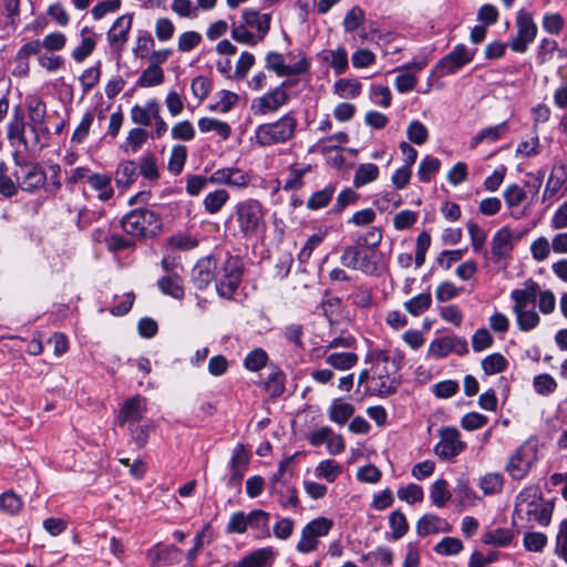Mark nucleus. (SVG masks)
I'll return each mask as SVG.
<instances>
[{"label": "nucleus", "mask_w": 567, "mask_h": 567, "mask_svg": "<svg viewBox=\"0 0 567 567\" xmlns=\"http://www.w3.org/2000/svg\"><path fill=\"white\" fill-rule=\"evenodd\" d=\"M432 297L429 292L420 293L404 303L405 310L416 317L430 308Z\"/></svg>", "instance_id": "603ef678"}, {"label": "nucleus", "mask_w": 567, "mask_h": 567, "mask_svg": "<svg viewBox=\"0 0 567 567\" xmlns=\"http://www.w3.org/2000/svg\"><path fill=\"white\" fill-rule=\"evenodd\" d=\"M289 101L286 87H275L260 97L252 101L251 110L255 115H267L275 113Z\"/></svg>", "instance_id": "2eb2a0df"}, {"label": "nucleus", "mask_w": 567, "mask_h": 567, "mask_svg": "<svg viewBox=\"0 0 567 567\" xmlns=\"http://www.w3.org/2000/svg\"><path fill=\"white\" fill-rule=\"evenodd\" d=\"M122 228L133 239L153 237L161 231L162 219L153 210L138 208L123 217Z\"/></svg>", "instance_id": "39448f33"}, {"label": "nucleus", "mask_w": 567, "mask_h": 567, "mask_svg": "<svg viewBox=\"0 0 567 567\" xmlns=\"http://www.w3.org/2000/svg\"><path fill=\"white\" fill-rule=\"evenodd\" d=\"M324 236H326V233L319 231V233L311 235L307 239L306 244L303 245V247L301 248V250L298 254V260L301 264H306L310 259L312 251L322 243V240L324 239Z\"/></svg>", "instance_id": "338daca9"}, {"label": "nucleus", "mask_w": 567, "mask_h": 567, "mask_svg": "<svg viewBox=\"0 0 567 567\" xmlns=\"http://www.w3.org/2000/svg\"><path fill=\"white\" fill-rule=\"evenodd\" d=\"M272 557L274 551L271 548H259L243 558L234 567H266Z\"/></svg>", "instance_id": "72a5a7b5"}, {"label": "nucleus", "mask_w": 567, "mask_h": 567, "mask_svg": "<svg viewBox=\"0 0 567 567\" xmlns=\"http://www.w3.org/2000/svg\"><path fill=\"white\" fill-rule=\"evenodd\" d=\"M390 528L392 530V538L398 540L402 538L409 530V525L405 515L400 511H394L389 517Z\"/></svg>", "instance_id": "6e6d98bb"}, {"label": "nucleus", "mask_w": 567, "mask_h": 567, "mask_svg": "<svg viewBox=\"0 0 567 567\" xmlns=\"http://www.w3.org/2000/svg\"><path fill=\"white\" fill-rule=\"evenodd\" d=\"M380 169L375 164L363 163L360 164L354 173L353 186L360 188L378 179Z\"/></svg>", "instance_id": "c9c22d12"}, {"label": "nucleus", "mask_w": 567, "mask_h": 567, "mask_svg": "<svg viewBox=\"0 0 567 567\" xmlns=\"http://www.w3.org/2000/svg\"><path fill=\"white\" fill-rule=\"evenodd\" d=\"M508 131V123L506 121L489 127L481 130L471 142L472 147H476L484 141L496 142L503 137Z\"/></svg>", "instance_id": "473e14b6"}, {"label": "nucleus", "mask_w": 567, "mask_h": 567, "mask_svg": "<svg viewBox=\"0 0 567 567\" xmlns=\"http://www.w3.org/2000/svg\"><path fill=\"white\" fill-rule=\"evenodd\" d=\"M492 254L496 260L507 256L513 248L512 233L507 227L501 228L492 239Z\"/></svg>", "instance_id": "7c9ffc66"}, {"label": "nucleus", "mask_w": 567, "mask_h": 567, "mask_svg": "<svg viewBox=\"0 0 567 567\" xmlns=\"http://www.w3.org/2000/svg\"><path fill=\"white\" fill-rule=\"evenodd\" d=\"M537 295L538 284L533 279L526 280L523 288L514 289L511 292V299L514 302L512 311L518 312L519 310L534 307Z\"/></svg>", "instance_id": "f3484780"}, {"label": "nucleus", "mask_w": 567, "mask_h": 567, "mask_svg": "<svg viewBox=\"0 0 567 567\" xmlns=\"http://www.w3.org/2000/svg\"><path fill=\"white\" fill-rule=\"evenodd\" d=\"M342 473V466L334 460H323L315 468V475L332 483Z\"/></svg>", "instance_id": "ea45409f"}, {"label": "nucleus", "mask_w": 567, "mask_h": 567, "mask_svg": "<svg viewBox=\"0 0 567 567\" xmlns=\"http://www.w3.org/2000/svg\"><path fill=\"white\" fill-rule=\"evenodd\" d=\"M164 82V71L161 66L148 64L137 79L136 84L140 87H152L161 85Z\"/></svg>", "instance_id": "37998d69"}, {"label": "nucleus", "mask_w": 567, "mask_h": 567, "mask_svg": "<svg viewBox=\"0 0 567 567\" xmlns=\"http://www.w3.org/2000/svg\"><path fill=\"white\" fill-rule=\"evenodd\" d=\"M249 513L243 511L235 512L230 515L226 526L228 534H244L248 530Z\"/></svg>", "instance_id": "5fc2aeb1"}, {"label": "nucleus", "mask_w": 567, "mask_h": 567, "mask_svg": "<svg viewBox=\"0 0 567 567\" xmlns=\"http://www.w3.org/2000/svg\"><path fill=\"white\" fill-rule=\"evenodd\" d=\"M514 533L509 528L487 530L483 535V543L495 547H505L512 543Z\"/></svg>", "instance_id": "a19ab883"}, {"label": "nucleus", "mask_w": 567, "mask_h": 567, "mask_svg": "<svg viewBox=\"0 0 567 567\" xmlns=\"http://www.w3.org/2000/svg\"><path fill=\"white\" fill-rule=\"evenodd\" d=\"M536 458V447L524 443L509 456L505 470L513 480L520 481L529 473Z\"/></svg>", "instance_id": "0eeeda50"}, {"label": "nucleus", "mask_w": 567, "mask_h": 567, "mask_svg": "<svg viewBox=\"0 0 567 567\" xmlns=\"http://www.w3.org/2000/svg\"><path fill=\"white\" fill-rule=\"evenodd\" d=\"M516 316V324L520 331L527 332L535 329L539 322V315L534 307L513 312Z\"/></svg>", "instance_id": "49530a36"}, {"label": "nucleus", "mask_w": 567, "mask_h": 567, "mask_svg": "<svg viewBox=\"0 0 567 567\" xmlns=\"http://www.w3.org/2000/svg\"><path fill=\"white\" fill-rule=\"evenodd\" d=\"M504 482L503 474L491 472L481 477L478 486L485 495H494L502 492Z\"/></svg>", "instance_id": "4c0bfd02"}, {"label": "nucleus", "mask_w": 567, "mask_h": 567, "mask_svg": "<svg viewBox=\"0 0 567 567\" xmlns=\"http://www.w3.org/2000/svg\"><path fill=\"white\" fill-rule=\"evenodd\" d=\"M269 492L278 497L279 504L285 508L296 507L299 504L297 489L288 482L284 484L269 482Z\"/></svg>", "instance_id": "bb28decb"}, {"label": "nucleus", "mask_w": 567, "mask_h": 567, "mask_svg": "<svg viewBox=\"0 0 567 567\" xmlns=\"http://www.w3.org/2000/svg\"><path fill=\"white\" fill-rule=\"evenodd\" d=\"M451 496V492L447 489V482L444 478L436 480L432 484L430 498L436 507H443Z\"/></svg>", "instance_id": "8fccbe9b"}, {"label": "nucleus", "mask_w": 567, "mask_h": 567, "mask_svg": "<svg viewBox=\"0 0 567 567\" xmlns=\"http://www.w3.org/2000/svg\"><path fill=\"white\" fill-rule=\"evenodd\" d=\"M504 200L511 208L517 207L526 198V192L517 184L508 185L504 190Z\"/></svg>", "instance_id": "774afa93"}, {"label": "nucleus", "mask_w": 567, "mask_h": 567, "mask_svg": "<svg viewBox=\"0 0 567 567\" xmlns=\"http://www.w3.org/2000/svg\"><path fill=\"white\" fill-rule=\"evenodd\" d=\"M474 58V51L464 44H457L449 54L442 58L435 66L441 76L453 74L468 64Z\"/></svg>", "instance_id": "4468645a"}, {"label": "nucleus", "mask_w": 567, "mask_h": 567, "mask_svg": "<svg viewBox=\"0 0 567 567\" xmlns=\"http://www.w3.org/2000/svg\"><path fill=\"white\" fill-rule=\"evenodd\" d=\"M434 550L442 556L457 555L463 550V543L456 537H444L435 545Z\"/></svg>", "instance_id": "bf43d9fd"}, {"label": "nucleus", "mask_w": 567, "mask_h": 567, "mask_svg": "<svg viewBox=\"0 0 567 567\" xmlns=\"http://www.w3.org/2000/svg\"><path fill=\"white\" fill-rule=\"evenodd\" d=\"M28 112L31 124H29L30 131L38 135V131L48 132V128L44 125L45 115H47V106L43 101L38 97H32L28 102Z\"/></svg>", "instance_id": "b1692460"}, {"label": "nucleus", "mask_w": 567, "mask_h": 567, "mask_svg": "<svg viewBox=\"0 0 567 567\" xmlns=\"http://www.w3.org/2000/svg\"><path fill=\"white\" fill-rule=\"evenodd\" d=\"M554 505L543 498L537 486L523 488L516 496L514 507V522L522 523L523 527L547 526L550 523Z\"/></svg>", "instance_id": "f257e3e1"}, {"label": "nucleus", "mask_w": 567, "mask_h": 567, "mask_svg": "<svg viewBox=\"0 0 567 567\" xmlns=\"http://www.w3.org/2000/svg\"><path fill=\"white\" fill-rule=\"evenodd\" d=\"M353 413V405L341 400H334L329 408L330 420L338 424H344Z\"/></svg>", "instance_id": "58836bf2"}, {"label": "nucleus", "mask_w": 567, "mask_h": 567, "mask_svg": "<svg viewBox=\"0 0 567 567\" xmlns=\"http://www.w3.org/2000/svg\"><path fill=\"white\" fill-rule=\"evenodd\" d=\"M359 358L353 352H334L326 358V362L337 370H349L354 367Z\"/></svg>", "instance_id": "c03bdc74"}, {"label": "nucleus", "mask_w": 567, "mask_h": 567, "mask_svg": "<svg viewBox=\"0 0 567 567\" xmlns=\"http://www.w3.org/2000/svg\"><path fill=\"white\" fill-rule=\"evenodd\" d=\"M270 515L262 509H252L249 512L248 529L257 539H265L270 537Z\"/></svg>", "instance_id": "5701e85b"}, {"label": "nucleus", "mask_w": 567, "mask_h": 567, "mask_svg": "<svg viewBox=\"0 0 567 567\" xmlns=\"http://www.w3.org/2000/svg\"><path fill=\"white\" fill-rule=\"evenodd\" d=\"M27 123L19 107L13 111L12 118L7 126V137L14 147H23L24 150H33L39 145V135H34L33 141H29L25 136Z\"/></svg>", "instance_id": "ddd939ff"}, {"label": "nucleus", "mask_w": 567, "mask_h": 567, "mask_svg": "<svg viewBox=\"0 0 567 567\" xmlns=\"http://www.w3.org/2000/svg\"><path fill=\"white\" fill-rule=\"evenodd\" d=\"M516 33L511 37L509 48L518 53L527 50L537 35V25L527 11L520 10L516 18Z\"/></svg>", "instance_id": "6e6552de"}, {"label": "nucleus", "mask_w": 567, "mask_h": 567, "mask_svg": "<svg viewBox=\"0 0 567 567\" xmlns=\"http://www.w3.org/2000/svg\"><path fill=\"white\" fill-rule=\"evenodd\" d=\"M228 199L229 194L227 190L216 189L205 196L203 205L208 214L214 215L221 210Z\"/></svg>", "instance_id": "79ce46f5"}, {"label": "nucleus", "mask_w": 567, "mask_h": 567, "mask_svg": "<svg viewBox=\"0 0 567 567\" xmlns=\"http://www.w3.org/2000/svg\"><path fill=\"white\" fill-rule=\"evenodd\" d=\"M439 437L440 440L434 446V453L441 460H452L466 449V443L461 440L460 431L454 426L441 427Z\"/></svg>", "instance_id": "1a4fd4ad"}, {"label": "nucleus", "mask_w": 567, "mask_h": 567, "mask_svg": "<svg viewBox=\"0 0 567 567\" xmlns=\"http://www.w3.org/2000/svg\"><path fill=\"white\" fill-rule=\"evenodd\" d=\"M161 112L159 103L151 99L145 105L135 104L131 109V120L133 123L142 126H150L154 116H157V113Z\"/></svg>", "instance_id": "4be33fe9"}, {"label": "nucleus", "mask_w": 567, "mask_h": 567, "mask_svg": "<svg viewBox=\"0 0 567 567\" xmlns=\"http://www.w3.org/2000/svg\"><path fill=\"white\" fill-rule=\"evenodd\" d=\"M181 550L175 546H155L148 551L153 567L172 565L179 560Z\"/></svg>", "instance_id": "cd10ccee"}, {"label": "nucleus", "mask_w": 567, "mask_h": 567, "mask_svg": "<svg viewBox=\"0 0 567 567\" xmlns=\"http://www.w3.org/2000/svg\"><path fill=\"white\" fill-rule=\"evenodd\" d=\"M310 171V165L293 164L289 167V177L285 183L284 189L292 190L301 187L303 175Z\"/></svg>", "instance_id": "13d9d810"}, {"label": "nucleus", "mask_w": 567, "mask_h": 567, "mask_svg": "<svg viewBox=\"0 0 567 567\" xmlns=\"http://www.w3.org/2000/svg\"><path fill=\"white\" fill-rule=\"evenodd\" d=\"M244 27L254 31L259 41H262L270 29L271 17L269 13H260L255 9H245L241 13Z\"/></svg>", "instance_id": "a211bd4d"}, {"label": "nucleus", "mask_w": 567, "mask_h": 567, "mask_svg": "<svg viewBox=\"0 0 567 567\" xmlns=\"http://www.w3.org/2000/svg\"><path fill=\"white\" fill-rule=\"evenodd\" d=\"M111 176L106 174H92L87 176L89 186L97 192V198L101 202H109L114 196V189L111 185Z\"/></svg>", "instance_id": "c756f323"}, {"label": "nucleus", "mask_w": 567, "mask_h": 567, "mask_svg": "<svg viewBox=\"0 0 567 567\" xmlns=\"http://www.w3.org/2000/svg\"><path fill=\"white\" fill-rule=\"evenodd\" d=\"M17 165L18 169L14 172L17 189L20 187L22 190L32 193L44 186L47 175L38 164L17 161Z\"/></svg>", "instance_id": "9b49d317"}, {"label": "nucleus", "mask_w": 567, "mask_h": 567, "mask_svg": "<svg viewBox=\"0 0 567 567\" xmlns=\"http://www.w3.org/2000/svg\"><path fill=\"white\" fill-rule=\"evenodd\" d=\"M234 216L241 236L254 238L266 229V209L255 198H248L236 204Z\"/></svg>", "instance_id": "7ed1b4c3"}, {"label": "nucleus", "mask_w": 567, "mask_h": 567, "mask_svg": "<svg viewBox=\"0 0 567 567\" xmlns=\"http://www.w3.org/2000/svg\"><path fill=\"white\" fill-rule=\"evenodd\" d=\"M364 363L371 365V379L375 382L374 390L380 396H388L396 391L399 364L395 359H391L388 350L370 348Z\"/></svg>", "instance_id": "f03ea898"}, {"label": "nucleus", "mask_w": 567, "mask_h": 567, "mask_svg": "<svg viewBox=\"0 0 567 567\" xmlns=\"http://www.w3.org/2000/svg\"><path fill=\"white\" fill-rule=\"evenodd\" d=\"M482 369L488 375L501 373L506 370L508 361L498 352L485 357L481 362Z\"/></svg>", "instance_id": "de8ad7c7"}, {"label": "nucleus", "mask_w": 567, "mask_h": 567, "mask_svg": "<svg viewBox=\"0 0 567 567\" xmlns=\"http://www.w3.org/2000/svg\"><path fill=\"white\" fill-rule=\"evenodd\" d=\"M298 121L289 112L275 122L260 124L255 130L256 143L261 147H268L290 141L297 130Z\"/></svg>", "instance_id": "20e7f679"}, {"label": "nucleus", "mask_w": 567, "mask_h": 567, "mask_svg": "<svg viewBox=\"0 0 567 567\" xmlns=\"http://www.w3.org/2000/svg\"><path fill=\"white\" fill-rule=\"evenodd\" d=\"M146 412V399L141 395H135L127 399L122 404L118 412V424L124 426L127 424H138Z\"/></svg>", "instance_id": "dca6fc26"}, {"label": "nucleus", "mask_w": 567, "mask_h": 567, "mask_svg": "<svg viewBox=\"0 0 567 567\" xmlns=\"http://www.w3.org/2000/svg\"><path fill=\"white\" fill-rule=\"evenodd\" d=\"M456 344H461L460 353L467 352L466 340L457 337H445L432 341L429 348V352L434 358H444L453 352Z\"/></svg>", "instance_id": "412c9836"}, {"label": "nucleus", "mask_w": 567, "mask_h": 567, "mask_svg": "<svg viewBox=\"0 0 567 567\" xmlns=\"http://www.w3.org/2000/svg\"><path fill=\"white\" fill-rule=\"evenodd\" d=\"M23 507L22 499L12 491L0 495V512L7 515H16Z\"/></svg>", "instance_id": "09e8293b"}, {"label": "nucleus", "mask_w": 567, "mask_h": 567, "mask_svg": "<svg viewBox=\"0 0 567 567\" xmlns=\"http://www.w3.org/2000/svg\"><path fill=\"white\" fill-rule=\"evenodd\" d=\"M441 167L439 158L433 156H425L419 165L417 177L422 183H429L433 174H435Z\"/></svg>", "instance_id": "864d4df0"}, {"label": "nucleus", "mask_w": 567, "mask_h": 567, "mask_svg": "<svg viewBox=\"0 0 567 567\" xmlns=\"http://www.w3.org/2000/svg\"><path fill=\"white\" fill-rule=\"evenodd\" d=\"M157 287L162 293L175 299H182L184 296L183 280L179 274H169L163 276L157 281Z\"/></svg>", "instance_id": "2f4dec72"}, {"label": "nucleus", "mask_w": 567, "mask_h": 567, "mask_svg": "<svg viewBox=\"0 0 567 567\" xmlns=\"http://www.w3.org/2000/svg\"><path fill=\"white\" fill-rule=\"evenodd\" d=\"M215 264L210 259L199 260L192 271V278L198 289H205L215 277Z\"/></svg>", "instance_id": "c85d7f7f"}, {"label": "nucleus", "mask_w": 567, "mask_h": 567, "mask_svg": "<svg viewBox=\"0 0 567 567\" xmlns=\"http://www.w3.org/2000/svg\"><path fill=\"white\" fill-rule=\"evenodd\" d=\"M231 38L239 43L248 45H256L260 42L254 31H250L248 27H244L243 20L238 24L233 23Z\"/></svg>", "instance_id": "052dcab7"}, {"label": "nucleus", "mask_w": 567, "mask_h": 567, "mask_svg": "<svg viewBox=\"0 0 567 567\" xmlns=\"http://www.w3.org/2000/svg\"><path fill=\"white\" fill-rule=\"evenodd\" d=\"M361 90L362 85L357 79H340L333 85V93L340 99H354Z\"/></svg>", "instance_id": "e433bc0d"}, {"label": "nucleus", "mask_w": 567, "mask_h": 567, "mask_svg": "<svg viewBox=\"0 0 567 567\" xmlns=\"http://www.w3.org/2000/svg\"><path fill=\"white\" fill-rule=\"evenodd\" d=\"M299 59L293 64H287L282 54L269 52L266 55V68L274 71L279 76H291L302 74L309 69V61L302 52L298 54Z\"/></svg>", "instance_id": "f8f14e48"}, {"label": "nucleus", "mask_w": 567, "mask_h": 567, "mask_svg": "<svg viewBox=\"0 0 567 567\" xmlns=\"http://www.w3.org/2000/svg\"><path fill=\"white\" fill-rule=\"evenodd\" d=\"M333 522L326 517H318L309 522L302 529L300 538L296 545L297 551L310 554L316 551L319 546V538L329 534Z\"/></svg>", "instance_id": "423d86ee"}, {"label": "nucleus", "mask_w": 567, "mask_h": 567, "mask_svg": "<svg viewBox=\"0 0 567 567\" xmlns=\"http://www.w3.org/2000/svg\"><path fill=\"white\" fill-rule=\"evenodd\" d=\"M96 42L97 35L89 28H83L81 30V42L71 53L72 59L76 63H82L93 53L96 47Z\"/></svg>", "instance_id": "393cba45"}, {"label": "nucleus", "mask_w": 567, "mask_h": 567, "mask_svg": "<svg viewBox=\"0 0 567 567\" xmlns=\"http://www.w3.org/2000/svg\"><path fill=\"white\" fill-rule=\"evenodd\" d=\"M333 193H334V187L331 185L324 187L321 190L313 193L307 202V207L309 209H320V208L326 207L330 203V200L333 196Z\"/></svg>", "instance_id": "680f3d73"}, {"label": "nucleus", "mask_w": 567, "mask_h": 567, "mask_svg": "<svg viewBox=\"0 0 567 567\" xmlns=\"http://www.w3.org/2000/svg\"><path fill=\"white\" fill-rule=\"evenodd\" d=\"M41 45L47 52L61 51L66 45V35L60 31L50 32L41 40Z\"/></svg>", "instance_id": "e2e57ef3"}, {"label": "nucleus", "mask_w": 567, "mask_h": 567, "mask_svg": "<svg viewBox=\"0 0 567 567\" xmlns=\"http://www.w3.org/2000/svg\"><path fill=\"white\" fill-rule=\"evenodd\" d=\"M382 240V230L379 227H370L365 233L359 234L355 244L361 248L374 249Z\"/></svg>", "instance_id": "4d7b16f0"}, {"label": "nucleus", "mask_w": 567, "mask_h": 567, "mask_svg": "<svg viewBox=\"0 0 567 567\" xmlns=\"http://www.w3.org/2000/svg\"><path fill=\"white\" fill-rule=\"evenodd\" d=\"M323 59L331 65L337 74H342L348 70V53L344 48L327 51Z\"/></svg>", "instance_id": "a18cd8bd"}, {"label": "nucleus", "mask_w": 567, "mask_h": 567, "mask_svg": "<svg viewBox=\"0 0 567 567\" xmlns=\"http://www.w3.org/2000/svg\"><path fill=\"white\" fill-rule=\"evenodd\" d=\"M187 158V148L184 145H175L172 148L168 169L174 174H179Z\"/></svg>", "instance_id": "0e129e2a"}, {"label": "nucleus", "mask_w": 567, "mask_h": 567, "mask_svg": "<svg viewBox=\"0 0 567 567\" xmlns=\"http://www.w3.org/2000/svg\"><path fill=\"white\" fill-rule=\"evenodd\" d=\"M132 22V14H123L114 21L113 25L107 32V41L111 47H122L128 40Z\"/></svg>", "instance_id": "6ab92c4d"}, {"label": "nucleus", "mask_w": 567, "mask_h": 567, "mask_svg": "<svg viewBox=\"0 0 567 567\" xmlns=\"http://www.w3.org/2000/svg\"><path fill=\"white\" fill-rule=\"evenodd\" d=\"M154 47L155 41L152 34L147 31H143L137 35L133 53L137 59L147 60Z\"/></svg>", "instance_id": "3c124183"}, {"label": "nucleus", "mask_w": 567, "mask_h": 567, "mask_svg": "<svg viewBox=\"0 0 567 567\" xmlns=\"http://www.w3.org/2000/svg\"><path fill=\"white\" fill-rule=\"evenodd\" d=\"M451 530L452 526L445 519L434 514H426L416 523V533L421 537L436 533H449Z\"/></svg>", "instance_id": "aec40b11"}, {"label": "nucleus", "mask_w": 567, "mask_h": 567, "mask_svg": "<svg viewBox=\"0 0 567 567\" xmlns=\"http://www.w3.org/2000/svg\"><path fill=\"white\" fill-rule=\"evenodd\" d=\"M243 276V262L237 257H228L223 266L216 287L221 297L230 298L237 290Z\"/></svg>", "instance_id": "9d476101"}, {"label": "nucleus", "mask_w": 567, "mask_h": 567, "mask_svg": "<svg viewBox=\"0 0 567 567\" xmlns=\"http://www.w3.org/2000/svg\"><path fill=\"white\" fill-rule=\"evenodd\" d=\"M198 128L202 133L215 132L223 140H227L231 134V127L228 123L214 117L199 118Z\"/></svg>", "instance_id": "f704fd0d"}, {"label": "nucleus", "mask_w": 567, "mask_h": 567, "mask_svg": "<svg viewBox=\"0 0 567 567\" xmlns=\"http://www.w3.org/2000/svg\"><path fill=\"white\" fill-rule=\"evenodd\" d=\"M408 138L416 144L422 145L429 138V131L420 121H412L406 128Z\"/></svg>", "instance_id": "69168bd1"}, {"label": "nucleus", "mask_w": 567, "mask_h": 567, "mask_svg": "<svg viewBox=\"0 0 567 567\" xmlns=\"http://www.w3.org/2000/svg\"><path fill=\"white\" fill-rule=\"evenodd\" d=\"M137 178V164L131 159H123L114 172V181L117 188H128Z\"/></svg>", "instance_id": "a878e982"}]
</instances>
